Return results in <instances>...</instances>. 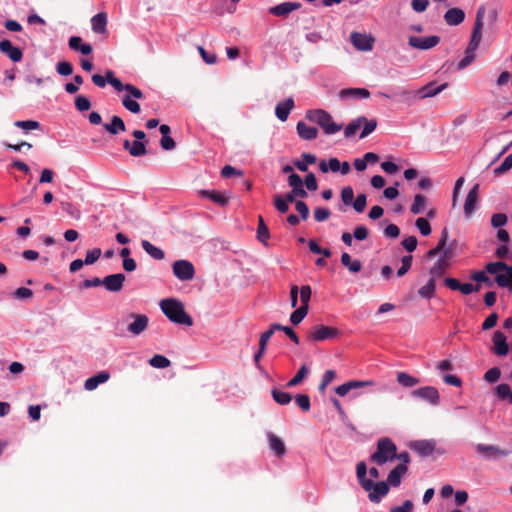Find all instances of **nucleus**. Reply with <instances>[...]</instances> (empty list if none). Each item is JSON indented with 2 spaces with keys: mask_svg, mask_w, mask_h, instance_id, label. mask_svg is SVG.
<instances>
[{
  "mask_svg": "<svg viewBox=\"0 0 512 512\" xmlns=\"http://www.w3.org/2000/svg\"><path fill=\"white\" fill-rule=\"evenodd\" d=\"M341 98H363L370 97V92L365 88H349L340 91Z\"/></svg>",
  "mask_w": 512,
  "mask_h": 512,
  "instance_id": "72a5a7b5",
  "label": "nucleus"
},
{
  "mask_svg": "<svg viewBox=\"0 0 512 512\" xmlns=\"http://www.w3.org/2000/svg\"><path fill=\"white\" fill-rule=\"evenodd\" d=\"M396 446L388 438H382L377 443V449L371 456V461L377 465H383L393 461L396 457Z\"/></svg>",
  "mask_w": 512,
  "mask_h": 512,
  "instance_id": "39448f33",
  "label": "nucleus"
},
{
  "mask_svg": "<svg viewBox=\"0 0 512 512\" xmlns=\"http://www.w3.org/2000/svg\"><path fill=\"white\" fill-rule=\"evenodd\" d=\"M486 271L495 276V281L499 287L512 289V266L497 261L486 265Z\"/></svg>",
  "mask_w": 512,
  "mask_h": 512,
  "instance_id": "20e7f679",
  "label": "nucleus"
},
{
  "mask_svg": "<svg viewBox=\"0 0 512 512\" xmlns=\"http://www.w3.org/2000/svg\"><path fill=\"white\" fill-rule=\"evenodd\" d=\"M303 161L296 160L294 165L302 172H306L308 170L309 164H314L316 162V156L312 154L305 153L303 154Z\"/></svg>",
  "mask_w": 512,
  "mask_h": 512,
  "instance_id": "c03bdc74",
  "label": "nucleus"
},
{
  "mask_svg": "<svg viewBox=\"0 0 512 512\" xmlns=\"http://www.w3.org/2000/svg\"><path fill=\"white\" fill-rule=\"evenodd\" d=\"M56 71L62 76H68L72 74L73 66L68 61H60L56 66Z\"/></svg>",
  "mask_w": 512,
  "mask_h": 512,
  "instance_id": "bf43d9fd",
  "label": "nucleus"
},
{
  "mask_svg": "<svg viewBox=\"0 0 512 512\" xmlns=\"http://www.w3.org/2000/svg\"><path fill=\"white\" fill-rule=\"evenodd\" d=\"M122 91L125 92L122 97V105L125 109L134 114L139 113L141 108L136 100L144 97L143 92L132 84H123Z\"/></svg>",
  "mask_w": 512,
  "mask_h": 512,
  "instance_id": "423d86ee",
  "label": "nucleus"
},
{
  "mask_svg": "<svg viewBox=\"0 0 512 512\" xmlns=\"http://www.w3.org/2000/svg\"><path fill=\"white\" fill-rule=\"evenodd\" d=\"M133 321L127 326V330L133 336H138L143 333L149 324V318L145 314H132L130 316Z\"/></svg>",
  "mask_w": 512,
  "mask_h": 512,
  "instance_id": "4468645a",
  "label": "nucleus"
},
{
  "mask_svg": "<svg viewBox=\"0 0 512 512\" xmlns=\"http://www.w3.org/2000/svg\"><path fill=\"white\" fill-rule=\"evenodd\" d=\"M91 27L94 33L104 34L107 31V15L104 12L97 13L91 19Z\"/></svg>",
  "mask_w": 512,
  "mask_h": 512,
  "instance_id": "cd10ccee",
  "label": "nucleus"
},
{
  "mask_svg": "<svg viewBox=\"0 0 512 512\" xmlns=\"http://www.w3.org/2000/svg\"><path fill=\"white\" fill-rule=\"evenodd\" d=\"M339 335L336 328L318 324L313 326L308 332V338L313 342H322L335 338Z\"/></svg>",
  "mask_w": 512,
  "mask_h": 512,
  "instance_id": "1a4fd4ad",
  "label": "nucleus"
},
{
  "mask_svg": "<svg viewBox=\"0 0 512 512\" xmlns=\"http://www.w3.org/2000/svg\"><path fill=\"white\" fill-rule=\"evenodd\" d=\"M512 168V154H509L502 164L494 169L495 175H501Z\"/></svg>",
  "mask_w": 512,
  "mask_h": 512,
  "instance_id": "680f3d73",
  "label": "nucleus"
},
{
  "mask_svg": "<svg viewBox=\"0 0 512 512\" xmlns=\"http://www.w3.org/2000/svg\"><path fill=\"white\" fill-rule=\"evenodd\" d=\"M415 225L423 236H428L431 234V226L425 218H418L415 222Z\"/></svg>",
  "mask_w": 512,
  "mask_h": 512,
  "instance_id": "6e6d98bb",
  "label": "nucleus"
},
{
  "mask_svg": "<svg viewBox=\"0 0 512 512\" xmlns=\"http://www.w3.org/2000/svg\"><path fill=\"white\" fill-rule=\"evenodd\" d=\"M0 51L6 54L14 62H18L22 58L21 50L13 46L9 40H2L0 42Z\"/></svg>",
  "mask_w": 512,
  "mask_h": 512,
  "instance_id": "b1692460",
  "label": "nucleus"
},
{
  "mask_svg": "<svg viewBox=\"0 0 512 512\" xmlns=\"http://www.w3.org/2000/svg\"><path fill=\"white\" fill-rule=\"evenodd\" d=\"M309 369L306 365H302L300 369L297 371L296 375L287 383L288 387H294L299 385L304 378L308 375Z\"/></svg>",
  "mask_w": 512,
  "mask_h": 512,
  "instance_id": "a18cd8bd",
  "label": "nucleus"
},
{
  "mask_svg": "<svg viewBox=\"0 0 512 512\" xmlns=\"http://www.w3.org/2000/svg\"><path fill=\"white\" fill-rule=\"evenodd\" d=\"M125 278L122 273L111 274L102 279V285L110 292H118L122 289Z\"/></svg>",
  "mask_w": 512,
  "mask_h": 512,
  "instance_id": "2eb2a0df",
  "label": "nucleus"
},
{
  "mask_svg": "<svg viewBox=\"0 0 512 512\" xmlns=\"http://www.w3.org/2000/svg\"><path fill=\"white\" fill-rule=\"evenodd\" d=\"M141 246L143 250L153 259L155 260H162L165 257V253L162 249L159 247L153 245L148 240H143L141 242Z\"/></svg>",
  "mask_w": 512,
  "mask_h": 512,
  "instance_id": "473e14b6",
  "label": "nucleus"
},
{
  "mask_svg": "<svg viewBox=\"0 0 512 512\" xmlns=\"http://www.w3.org/2000/svg\"><path fill=\"white\" fill-rule=\"evenodd\" d=\"M493 350L499 356H505L509 352V347L506 342V336L501 331H496L493 335Z\"/></svg>",
  "mask_w": 512,
  "mask_h": 512,
  "instance_id": "4be33fe9",
  "label": "nucleus"
},
{
  "mask_svg": "<svg viewBox=\"0 0 512 512\" xmlns=\"http://www.w3.org/2000/svg\"><path fill=\"white\" fill-rule=\"evenodd\" d=\"M353 208L356 212L362 213L367 205V197L365 194L357 195L355 201L352 202Z\"/></svg>",
  "mask_w": 512,
  "mask_h": 512,
  "instance_id": "052dcab7",
  "label": "nucleus"
},
{
  "mask_svg": "<svg viewBox=\"0 0 512 512\" xmlns=\"http://www.w3.org/2000/svg\"><path fill=\"white\" fill-rule=\"evenodd\" d=\"M357 478L362 488L368 492L369 500L373 503H379L389 492V486L386 482L374 483L366 478L367 466L364 462H359L356 467Z\"/></svg>",
  "mask_w": 512,
  "mask_h": 512,
  "instance_id": "f257e3e1",
  "label": "nucleus"
},
{
  "mask_svg": "<svg viewBox=\"0 0 512 512\" xmlns=\"http://www.w3.org/2000/svg\"><path fill=\"white\" fill-rule=\"evenodd\" d=\"M435 446L436 441L432 439L414 441L410 445L412 450L424 457L430 456L434 452Z\"/></svg>",
  "mask_w": 512,
  "mask_h": 512,
  "instance_id": "a211bd4d",
  "label": "nucleus"
},
{
  "mask_svg": "<svg viewBox=\"0 0 512 512\" xmlns=\"http://www.w3.org/2000/svg\"><path fill=\"white\" fill-rule=\"evenodd\" d=\"M149 364L154 368H167L170 366V360L163 355H154L150 360Z\"/></svg>",
  "mask_w": 512,
  "mask_h": 512,
  "instance_id": "de8ad7c7",
  "label": "nucleus"
},
{
  "mask_svg": "<svg viewBox=\"0 0 512 512\" xmlns=\"http://www.w3.org/2000/svg\"><path fill=\"white\" fill-rule=\"evenodd\" d=\"M397 382L405 388H410L419 384L420 380L406 372H399L397 373Z\"/></svg>",
  "mask_w": 512,
  "mask_h": 512,
  "instance_id": "e433bc0d",
  "label": "nucleus"
},
{
  "mask_svg": "<svg viewBox=\"0 0 512 512\" xmlns=\"http://www.w3.org/2000/svg\"><path fill=\"white\" fill-rule=\"evenodd\" d=\"M288 185L291 187L293 194L299 195L300 198L307 197V192L303 188V180L298 174L292 173L289 175Z\"/></svg>",
  "mask_w": 512,
  "mask_h": 512,
  "instance_id": "bb28decb",
  "label": "nucleus"
},
{
  "mask_svg": "<svg viewBox=\"0 0 512 512\" xmlns=\"http://www.w3.org/2000/svg\"><path fill=\"white\" fill-rule=\"evenodd\" d=\"M364 127L362 132L360 133V138L363 139L367 137L369 134H371L377 127V122L375 120H367L365 118V121L363 122Z\"/></svg>",
  "mask_w": 512,
  "mask_h": 512,
  "instance_id": "e2e57ef3",
  "label": "nucleus"
},
{
  "mask_svg": "<svg viewBox=\"0 0 512 512\" xmlns=\"http://www.w3.org/2000/svg\"><path fill=\"white\" fill-rule=\"evenodd\" d=\"M273 329L283 331L295 344H299V338L291 327L273 324Z\"/></svg>",
  "mask_w": 512,
  "mask_h": 512,
  "instance_id": "13d9d810",
  "label": "nucleus"
},
{
  "mask_svg": "<svg viewBox=\"0 0 512 512\" xmlns=\"http://www.w3.org/2000/svg\"><path fill=\"white\" fill-rule=\"evenodd\" d=\"M101 256V249L100 248H94L92 250H89L85 257V264L86 265H92L94 264Z\"/></svg>",
  "mask_w": 512,
  "mask_h": 512,
  "instance_id": "774afa93",
  "label": "nucleus"
},
{
  "mask_svg": "<svg viewBox=\"0 0 512 512\" xmlns=\"http://www.w3.org/2000/svg\"><path fill=\"white\" fill-rule=\"evenodd\" d=\"M306 118L312 122L317 123L324 131L325 134L332 135L342 130V124H337L333 121L332 116L322 109L309 110L306 113Z\"/></svg>",
  "mask_w": 512,
  "mask_h": 512,
  "instance_id": "7ed1b4c3",
  "label": "nucleus"
},
{
  "mask_svg": "<svg viewBox=\"0 0 512 512\" xmlns=\"http://www.w3.org/2000/svg\"><path fill=\"white\" fill-rule=\"evenodd\" d=\"M104 79L106 80V83H109L117 92H122L123 83L120 79L114 76V72L112 70L106 71Z\"/></svg>",
  "mask_w": 512,
  "mask_h": 512,
  "instance_id": "09e8293b",
  "label": "nucleus"
},
{
  "mask_svg": "<svg viewBox=\"0 0 512 512\" xmlns=\"http://www.w3.org/2000/svg\"><path fill=\"white\" fill-rule=\"evenodd\" d=\"M340 167V161L337 158H330L328 162L321 160L319 163V169L323 173H327L328 171H332L334 173L339 172Z\"/></svg>",
  "mask_w": 512,
  "mask_h": 512,
  "instance_id": "58836bf2",
  "label": "nucleus"
},
{
  "mask_svg": "<svg viewBox=\"0 0 512 512\" xmlns=\"http://www.w3.org/2000/svg\"><path fill=\"white\" fill-rule=\"evenodd\" d=\"M296 129L299 137L304 140H313L318 135L317 128L308 126L306 123L302 121H299L297 123Z\"/></svg>",
  "mask_w": 512,
  "mask_h": 512,
  "instance_id": "7c9ffc66",
  "label": "nucleus"
},
{
  "mask_svg": "<svg viewBox=\"0 0 512 512\" xmlns=\"http://www.w3.org/2000/svg\"><path fill=\"white\" fill-rule=\"evenodd\" d=\"M464 18L465 13L460 8H451L444 15L445 22L451 26L459 25L464 21Z\"/></svg>",
  "mask_w": 512,
  "mask_h": 512,
  "instance_id": "c85d7f7f",
  "label": "nucleus"
},
{
  "mask_svg": "<svg viewBox=\"0 0 512 512\" xmlns=\"http://www.w3.org/2000/svg\"><path fill=\"white\" fill-rule=\"evenodd\" d=\"M350 41L358 51L369 52L373 49L375 38L371 34L352 32Z\"/></svg>",
  "mask_w": 512,
  "mask_h": 512,
  "instance_id": "9b49d317",
  "label": "nucleus"
},
{
  "mask_svg": "<svg viewBox=\"0 0 512 512\" xmlns=\"http://www.w3.org/2000/svg\"><path fill=\"white\" fill-rule=\"evenodd\" d=\"M507 216L504 213H496L491 217V225L494 228H501L507 223Z\"/></svg>",
  "mask_w": 512,
  "mask_h": 512,
  "instance_id": "0e129e2a",
  "label": "nucleus"
},
{
  "mask_svg": "<svg viewBox=\"0 0 512 512\" xmlns=\"http://www.w3.org/2000/svg\"><path fill=\"white\" fill-rule=\"evenodd\" d=\"M479 184H475L468 192L464 203V214L467 218L475 212L478 200Z\"/></svg>",
  "mask_w": 512,
  "mask_h": 512,
  "instance_id": "f3484780",
  "label": "nucleus"
},
{
  "mask_svg": "<svg viewBox=\"0 0 512 512\" xmlns=\"http://www.w3.org/2000/svg\"><path fill=\"white\" fill-rule=\"evenodd\" d=\"M122 91L125 92L122 97V105L125 109L134 114L139 113L141 108L136 100L144 97L143 92L132 84H123Z\"/></svg>",
  "mask_w": 512,
  "mask_h": 512,
  "instance_id": "0eeeda50",
  "label": "nucleus"
},
{
  "mask_svg": "<svg viewBox=\"0 0 512 512\" xmlns=\"http://www.w3.org/2000/svg\"><path fill=\"white\" fill-rule=\"evenodd\" d=\"M75 107L80 112L88 111L91 108V102L88 97L79 95L75 98Z\"/></svg>",
  "mask_w": 512,
  "mask_h": 512,
  "instance_id": "3c124183",
  "label": "nucleus"
},
{
  "mask_svg": "<svg viewBox=\"0 0 512 512\" xmlns=\"http://www.w3.org/2000/svg\"><path fill=\"white\" fill-rule=\"evenodd\" d=\"M295 401L297 405L303 410V411H309L311 404H310V398L306 394H298L295 397Z\"/></svg>",
  "mask_w": 512,
  "mask_h": 512,
  "instance_id": "338daca9",
  "label": "nucleus"
},
{
  "mask_svg": "<svg viewBox=\"0 0 512 512\" xmlns=\"http://www.w3.org/2000/svg\"><path fill=\"white\" fill-rule=\"evenodd\" d=\"M426 206V199L421 194H416L414 197V201L410 207V211L413 214H420Z\"/></svg>",
  "mask_w": 512,
  "mask_h": 512,
  "instance_id": "79ce46f5",
  "label": "nucleus"
},
{
  "mask_svg": "<svg viewBox=\"0 0 512 512\" xmlns=\"http://www.w3.org/2000/svg\"><path fill=\"white\" fill-rule=\"evenodd\" d=\"M300 8L299 3L283 2L269 9V12L275 16H287L291 12Z\"/></svg>",
  "mask_w": 512,
  "mask_h": 512,
  "instance_id": "5701e85b",
  "label": "nucleus"
},
{
  "mask_svg": "<svg viewBox=\"0 0 512 512\" xmlns=\"http://www.w3.org/2000/svg\"><path fill=\"white\" fill-rule=\"evenodd\" d=\"M341 263L351 273H358L362 269L361 261L358 259L352 260L351 256L346 252L341 255Z\"/></svg>",
  "mask_w": 512,
  "mask_h": 512,
  "instance_id": "c9c22d12",
  "label": "nucleus"
},
{
  "mask_svg": "<svg viewBox=\"0 0 512 512\" xmlns=\"http://www.w3.org/2000/svg\"><path fill=\"white\" fill-rule=\"evenodd\" d=\"M200 195L203 197H207L211 201H213L217 204H220V205H225L228 202V197L220 192L210 191V190H201Z\"/></svg>",
  "mask_w": 512,
  "mask_h": 512,
  "instance_id": "ea45409f",
  "label": "nucleus"
},
{
  "mask_svg": "<svg viewBox=\"0 0 512 512\" xmlns=\"http://www.w3.org/2000/svg\"><path fill=\"white\" fill-rule=\"evenodd\" d=\"M174 276L180 281H190L195 276L194 265L188 260H176L172 264Z\"/></svg>",
  "mask_w": 512,
  "mask_h": 512,
  "instance_id": "6e6552de",
  "label": "nucleus"
},
{
  "mask_svg": "<svg viewBox=\"0 0 512 512\" xmlns=\"http://www.w3.org/2000/svg\"><path fill=\"white\" fill-rule=\"evenodd\" d=\"M308 313V308L300 306L290 315V321L292 324L297 325L302 322Z\"/></svg>",
  "mask_w": 512,
  "mask_h": 512,
  "instance_id": "8fccbe9b",
  "label": "nucleus"
},
{
  "mask_svg": "<svg viewBox=\"0 0 512 512\" xmlns=\"http://www.w3.org/2000/svg\"><path fill=\"white\" fill-rule=\"evenodd\" d=\"M436 288V281L432 278L428 280V282L419 288L418 294L420 297L425 299H431L434 297Z\"/></svg>",
  "mask_w": 512,
  "mask_h": 512,
  "instance_id": "4c0bfd02",
  "label": "nucleus"
},
{
  "mask_svg": "<svg viewBox=\"0 0 512 512\" xmlns=\"http://www.w3.org/2000/svg\"><path fill=\"white\" fill-rule=\"evenodd\" d=\"M411 396L429 402L432 405H437L440 401L438 390L433 386H425L415 389L411 392Z\"/></svg>",
  "mask_w": 512,
  "mask_h": 512,
  "instance_id": "ddd939ff",
  "label": "nucleus"
},
{
  "mask_svg": "<svg viewBox=\"0 0 512 512\" xmlns=\"http://www.w3.org/2000/svg\"><path fill=\"white\" fill-rule=\"evenodd\" d=\"M294 108V100L292 97L285 99L277 103L275 107V115L276 117L284 122L288 119L291 110Z\"/></svg>",
  "mask_w": 512,
  "mask_h": 512,
  "instance_id": "aec40b11",
  "label": "nucleus"
},
{
  "mask_svg": "<svg viewBox=\"0 0 512 512\" xmlns=\"http://www.w3.org/2000/svg\"><path fill=\"white\" fill-rule=\"evenodd\" d=\"M104 129L110 134L116 135L119 132H124L126 127L122 118L114 115L111 119V123L104 124Z\"/></svg>",
  "mask_w": 512,
  "mask_h": 512,
  "instance_id": "f704fd0d",
  "label": "nucleus"
},
{
  "mask_svg": "<svg viewBox=\"0 0 512 512\" xmlns=\"http://www.w3.org/2000/svg\"><path fill=\"white\" fill-rule=\"evenodd\" d=\"M123 146L134 157L146 154V146L143 141H134L131 143L129 140H125Z\"/></svg>",
  "mask_w": 512,
  "mask_h": 512,
  "instance_id": "2f4dec72",
  "label": "nucleus"
},
{
  "mask_svg": "<svg viewBox=\"0 0 512 512\" xmlns=\"http://www.w3.org/2000/svg\"><path fill=\"white\" fill-rule=\"evenodd\" d=\"M412 265V256L407 255L401 259V267L397 270V276H404L411 268Z\"/></svg>",
  "mask_w": 512,
  "mask_h": 512,
  "instance_id": "5fc2aeb1",
  "label": "nucleus"
},
{
  "mask_svg": "<svg viewBox=\"0 0 512 512\" xmlns=\"http://www.w3.org/2000/svg\"><path fill=\"white\" fill-rule=\"evenodd\" d=\"M447 87V83L436 85L434 82H431L417 91V95L420 98H428L434 97L440 92H442Z\"/></svg>",
  "mask_w": 512,
  "mask_h": 512,
  "instance_id": "393cba45",
  "label": "nucleus"
},
{
  "mask_svg": "<svg viewBox=\"0 0 512 512\" xmlns=\"http://www.w3.org/2000/svg\"><path fill=\"white\" fill-rule=\"evenodd\" d=\"M341 199L345 205H351L354 199V191L351 186H346L341 190Z\"/></svg>",
  "mask_w": 512,
  "mask_h": 512,
  "instance_id": "69168bd1",
  "label": "nucleus"
},
{
  "mask_svg": "<svg viewBox=\"0 0 512 512\" xmlns=\"http://www.w3.org/2000/svg\"><path fill=\"white\" fill-rule=\"evenodd\" d=\"M407 472V465L399 464L388 475V486L398 487L401 483L402 476Z\"/></svg>",
  "mask_w": 512,
  "mask_h": 512,
  "instance_id": "c756f323",
  "label": "nucleus"
},
{
  "mask_svg": "<svg viewBox=\"0 0 512 512\" xmlns=\"http://www.w3.org/2000/svg\"><path fill=\"white\" fill-rule=\"evenodd\" d=\"M496 394H497V396H499L502 399H508L509 402L511 403L512 389L510 388V386L508 384H506V383L499 384L496 387Z\"/></svg>",
  "mask_w": 512,
  "mask_h": 512,
  "instance_id": "603ef678",
  "label": "nucleus"
},
{
  "mask_svg": "<svg viewBox=\"0 0 512 512\" xmlns=\"http://www.w3.org/2000/svg\"><path fill=\"white\" fill-rule=\"evenodd\" d=\"M483 14L484 10L480 9L477 12L476 20L472 30V34L469 43L479 47L482 40V29H483Z\"/></svg>",
  "mask_w": 512,
  "mask_h": 512,
  "instance_id": "6ab92c4d",
  "label": "nucleus"
},
{
  "mask_svg": "<svg viewBox=\"0 0 512 512\" xmlns=\"http://www.w3.org/2000/svg\"><path fill=\"white\" fill-rule=\"evenodd\" d=\"M440 43V37L437 35L430 36H414L408 37V45L413 49L429 50L434 48Z\"/></svg>",
  "mask_w": 512,
  "mask_h": 512,
  "instance_id": "9d476101",
  "label": "nucleus"
},
{
  "mask_svg": "<svg viewBox=\"0 0 512 512\" xmlns=\"http://www.w3.org/2000/svg\"><path fill=\"white\" fill-rule=\"evenodd\" d=\"M336 377V373L334 370H327L323 377H322V381L319 385V390L320 392H324L326 387L335 379Z\"/></svg>",
  "mask_w": 512,
  "mask_h": 512,
  "instance_id": "4d7b16f0",
  "label": "nucleus"
},
{
  "mask_svg": "<svg viewBox=\"0 0 512 512\" xmlns=\"http://www.w3.org/2000/svg\"><path fill=\"white\" fill-rule=\"evenodd\" d=\"M272 397L274 401L280 405H287L292 400V396L289 393L278 389L272 390Z\"/></svg>",
  "mask_w": 512,
  "mask_h": 512,
  "instance_id": "49530a36",
  "label": "nucleus"
},
{
  "mask_svg": "<svg viewBox=\"0 0 512 512\" xmlns=\"http://www.w3.org/2000/svg\"><path fill=\"white\" fill-rule=\"evenodd\" d=\"M364 121L365 117H358L357 119L350 122L344 130L345 137H352L359 130Z\"/></svg>",
  "mask_w": 512,
  "mask_h": 512,
  "instance_id": "a19ab883",
  "label": "nucleus"
},
{
  "mask_svg": "<svg viewBox=\"0 0 512 512\" xmlns=\"http://www.w3.org/2000/svg\"><path fill=\"white\" fill-rule=\"evenodd\" d=\"M312 290L309 285H304L300 289L301 306L309 308V301L311 298Z\"/></svg>",
  "mask_w": 512,
  "mask_h": 512,
  "instance_id": "864d4df0",
  "label": "nucleus"
},
{
  "mask_svg": "<svg viewBox=\"0 0 512 512\" xmlns=\"http://www.w3.org/2000/svg\"><path fill=\"white\" fill-rule=\"evenodd\" d=\"M477 453L486 460H497L509 455V451L501 449L499 446L479 443L475 447Z\"/></svg>",
  "mask_w": 512,
  "mask_h": 512,
  "instance_id": "f8f14e48",
  "label": "nucleus"
},
{
  "mask_svg": "<svg viewBox=\"0 0 512 512\" xmlns=\"http://www.w3.org/2000/svg\"><path fill=\"white\" fill-rule=\"evenodd\" d=\"M269 237H270L269 229L265 225L263 218L260 216L258 229H257V238L260 242L267 245V241H268Z\"/></svg>",
  "mask_w": 512,
  "mask_h": 512,
  "instance_id": "37998d69",
  "label": "nucleus"
},
{
  "mask_svg": "<svg viewBox=\"0 0 512 512\" xmlns=\"http://www.w3.org/2000/svg\"><path fill=\"white\" fill-rule=\"evenodd\" d=\"M450 253V249H446L443 251L442 256L433 264V266L429 270L430 278L436 281L437 278L442 276V274L448 268L449 264L447 258L449 257Z\"/></svg>",
  "mask_w": 512,
  "mask_h": 512,
  "instance_id": "dca6fc26",
  "label": "nucleus"
},
{
  "mask_svg": "<svg viewBox=\"0 0 512 512\" xmlns=\"http://www.w3.org/2000/svg\"><path fill=\"white\" fill-rule=\"evenodd\" d=\"M110 378V374L107 371H101L98 374L88 378L84 383V388L87 391L96 389L100 384L107 382Z\"/></svg>",
  "mask_w": 512,
  "mask_h": 512,
  "instance_id": "a878e982",
  "label": "nucleus"
},
{
  "mask_svg": "<svg viewBox=\"0 0 512 512\" xmlns=\"http://www.w3.org/2000/svg\"><path fill=\"white\" fill-rule=\"evenodd\" d=\"M267 440L270 450L278 457H282L286 453V447L281 438L272 432L267 433Z\"/></svg>",
  "mask_w": 512,
  "mask_h": 512,
  "instance_id": "412c9836",
  "label": "nucleus"
},
{
  "mask_svg": "<svg viewBox=\"0 0 512 512\" xmlns=\"http://www.w3.org/2000/svg\"><path fill=\"white\" fill-rule=\"evenodd\" d=\"M160 309L163 314L176 324L192 326V318L185 312L184 305L175 298H166L161 300Z\"/></svg>",
  "mask_w": 512,
  "mask_h": 512,
  "instance_id": "f03ea898",
  "label": "nucleus"
}]
</instances>
